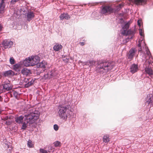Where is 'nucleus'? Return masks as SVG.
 <instances>
[{
  "label": "nucleus",
  "instance_id": "473e14b6",
  "mask_svg": "<svg viewBox=\"0 0 153 153\" xmlns=\"http://www.w3.org/2000/svg\"><path fill=\"white\" fill-rule=\"evenodd\" d=\"M13 96L14 97H15L16 99H18L19 97L18 96V95L19 94V93L15 91H14L13 92Z\"/></svg>",
  "mask_w": 153,
  "mask_h": 153
},
{
  "label": "nucleus",
  "instance_id": "79ce46f5",
  "mask_svg": "<svg viewBox=\"0 0 153 153\" xmlns=\"http://www.w3.org/2000/svg\"><path fill=\"white\" fill-rule=\"evenodd\" d=\"M21 68H18L15 71L17 72L18 73H19V74H20V72L21 71V70H22Z\"/></svg>",
  "mask_w": 153,
  "mask_h": 153
},
{
  "label": "nucleus",
  "instance_id": "37998d69",
  "mask_svg": "<svg viewBox=\"0 0 153 153\" xmlns=\"http://www.w3.org/2000/svg\"><path fill=\"white\" fill-rule=\"evenodd\" d=\"M141 42H140V39H139L138 41V43L137 45V46L139 48H141Z\"/></svg>",
  "mask_w": 153,
  "mask_h": 153
},
{
  "label": "nucleus",
  "instance_id": "49530a36",
  "mask_svg": "<svg viewBox=\"0 0 153 153\" xmlns=\"http://www.w3.org/2000/svg\"><path fill=\"white\" fill-rule=\"evenodd\" d=\"M17 74H18V73H15L13 71L12 76H13L14 75H17Z\"/></svg>",
  "mask_w": 153,
  "mask_h": 153
},
{
  "label": "nucleus",
  "instance_id": "864d4df0",
  "mask_svg": "<svg viewBox=\"0 0 153 153\" xmlns=\"http://www.w3.org/2000/svg\"><path fill=\"white\" fill-rule=\"evenodd\" d=\"M30 79H31V78H27V81H26V82H27V81H28V82H29V81H30Z\"/></svg>",
  "mask_w": 153,
  "mask_h": 153
},
{
  "label": "nucleus",
  "instance_id": "a19ab883",
  "mask_svg": "<svg viewBox=\"0 0 153 153\" xmlns=\"http://www.w3.org/2000/svg\"><path fill=\"white\" fill-rule=\"evenodd\" d=\"M20 0H11V3L12 4H14L16 2L19 1Z\"/></svg>",
  "mask_w": 153,
  "mask_h": 153
},
{
  "label": "nucleus",
  "instance_id": "ea45409f",
  "mask_svg": "<svg viewBox=\"0 0 153 153\" xmlns=\"http://www.w3.org/2000/svg\"><path fill=\"white\" fill-rule=\"evenodd\" d=\"M141 20L139 19L137 21V23L138 25L139 26V27H140L141 26Z\"/></svg>",
  "mask_w": 153,
  "mask_h": 153
},
{
  "label": "nucleus",
  "instance_id": "b1692460",
  "mask_svg": "<svg viewBox=\"0 0 153 153\" xmlns=\"http://www.w3.org/2000/svg\"><path fill=\"white\" fill-rule=\"evenodd\" d=\"M123 5L121 4H120L117 6L115 8H113V9L114 10L113 11V13H115L116 12H118L122 9V7H123Z\"/></svg>",
  "mask_w": 153,
  "mask_h": 153
},
{
  "label": "nucleus",
  "instance_id": "8fccbe9b",
  "mask_svg": "<svg viewBox=\"0 0 153 153\" xmlns=\"http://www.w3.org/2000/svg\"><path fill=\"white\" fill-rule=\"evenodd\" d=\"M140 36H141L142 37H143V38L144 39V34L143 33H141L140 34Z\"/></svg>",
  "mask_w": 153,
  "mask_h": 153
},
{
  "label": "nucleus",
  "instance_id": "2eb2a0df",
  "mask_svg": "<svg viewBox=\"0 0 153 153\" xmlns=\"http://www.w3.org/2000/svg\"><path fill=\"white\" fill-rule=\"evenodd\" d=\"M71 18V16L68 13H61L59 16L60 19L61 20H63L64 19L68 20Z\"/></svg>",
  "mask_w": 153,
  "mask_h": 153
},
{
  "label": "nucleus",
  "instance_id": "f03ea898",
  "mask_svg": "<svg viewBox=\"0 0 153 153\" xmlns=\"http://www.w3.org/2000/svg\"><path fill=\"white\" fill-rule=\"evenodd\" d=\"M113 66V64L111 62L101 61L97 62L95 71L97 73L102 74L111 70Z\"/></svg>",
  "mask_w": 153,
  "mask_h": 153
},
{
  "label": "nucleus",
  "instance_id": "412c9836",
  "mask_svg": "<svg viewBox=\"0 0 153 153\" xmlns=\"http://www.w3.org/2000/svg\"><path fill=\"white\" fill-rule=\"evenodd\" d=\"M62 48V45L58 43H56L53 47V50L55 51H59Z\"/></svg>",
  "mask_w": 153,
  "mask_h": 153
},
{
  "label": "nucleus",
  "instance_id": "f3484780",
  "mask_svg": "<svg viewBox=\"0 0 153 153\" xmlns=\"http://www.w3.org/2000/svg\"><path fill=\"white\" fill-rule=\"evenodd\" d=\"M148 0H134L135 4L137 5H144L147 3Z\"/></svg>",
  "mask_w": 153,
  "mask_h": 153
},
{
  "label": "nucleus",
  "instance_id": "4be33fe9",
  "mask_svg": "<svg viewBox=\"0 0 153 153\" xmlns=\"http://www.w3.org/2000/svg\"><path fill=\"white\" fill-rule=\"evenodd\" d=\"M13 71L11 70L3 72V75L5 76H12Z\"/></svg>",
  "mask_w": 153,
  "mask_h": 153
},
{
  "label": "nucleus",
  "instance_id": "a18cd8bd",
  "mask_svg": "<svg viewBox=\"0 0 153 153\" xmlns=\"http://www.w3.org/2000/svg\"><path fill=\"white\" fill-rule=\"evenodd\" d=\"M139 34H140L141 33H143V31L142 29L141 28H140L139 29Z\"/></svg>",
  "mask_w": 153,
  "mask_h": 153
},
{
  "label": "nucleus",
  "instance_id": "e2e57ef3",
  "mask_svg": "<svg viewBox=\"0 0 153 153\" xmlns=\"http://www.w3.org/2000/svg\"><path fill=\"white\" fill-rule=\"evenodd\" d=\"M47 151H48V152H51V151L50 150H49V149L48 150H47Z\"/></svg>",
  "mask_w": 153,
  "mask_h": 153
},
{
  "label": "nucleus",
  "instance_id": "423d86ee",
  "mask_svg": "<svg viewBox=\"0 0 153 153\" xmlns=\"http://www.w3.org/2000/svg\"><path fill=\"white\" fill-rule=\"evenodd\" d=\"M135 33V31L134 30H131V29H129L128 30H126L125 32V33H123L122 34L123 35L127 36L128 35H131V36L128 37L126 39V41H128V40L130 39H132L133 37V36L134 35V34Z\"/></svg>",
  "mask_w": 153,
  "mask_h": 153
},
{
  "label": "nucleus",
  "instance_id": "58836bf2",
  "mask_svg": "<svg viewBox=\"0 0 153 153\" xmlns=\"http://www.w3.org/2000/svg\"><path fill=\"white\" fill-rule=\"evenodd\" d=\"M49 150H50L52 152H54V148L53 146H50L49 147Z\"/></svg>",
  "mask_w": 153,
  "mask_h": 153
},
{
  "label": "nucleus",
  "instance_id": "4d7b16f0",
  "mask_svg": "<svg viewBox=\"0 0 153 153\" xmlns=\"http://www.w3.org/2000/svg\"><path fill=\"white\" fill-rule=\"evenodd\" d=\"M3 100V98L0 95V101H2Z\"/></svg>",
  "mask_w": 153,
  "mask_h": 153
},
{
  "label": "nucleus",
  "instance_id": "0eeeda50",
  "mask_svg": "<svg viewBox=\"0 0 153 153\" xmlns=\"http://www.w3.org/2000/svg\"><path fill=\"white\" fill-rule=\"evenodd\" d=\"M3 47L4 48H9L13 44V42L10 40H5L3 41L2 43Z\"/></svg>",
  "mask_w": 153,
  "mask_h": 153
},
{
  "label": "nucleus",
  "instance_id": "052dcab7",
  "mask_svg": "<svg viewBox=\"0 0 153 153\" xmlns=\"http://www.w3.org/2000/svg\"><path fill=\"white\" fill-rule=\"evenodd\" d=\"M69 58V59H71L72 60H73V58L71 56H70V58Z\"/></svg>",
  "mask_w": 153,
  "mask_h": 153
},
{
  "label": "nucleus",
  "instance_id": "a211bd4d",
  "mask_svg": "<svg viewBox=\"0 0 153 153\" xmlns=\"http://www.w3.org/2000/svg\"><path fill=\"white\" fill-rule=\"evenodd\" d=\"M136 51L135 48H132L129 51V53L128 56V59H131L133 58L134 53Z\"/></svg>",
  "mask_w": 153,
  "mask_h": 153
},
{
  "label": "nucleus",
  "instance_id": "338daca9",
  "mask_svg": "<svg viewBox=\"0 0 153 153\" xmlns=\"http://www.w3.org/2000/svg\"><path fill=\"white\" fill-rule=\"evenodd\" d=\"M83 62H84L81 61V63L82 64L83 63Z\"/></svg>",
  "mask_w": 153,
  "mask_h": 153
},
{
  "label": "nucleus",
  "instance_id": "4468645a",
  "mask_svg": "<svg viewBox=\"0 0 153 153\" xmlns=\"http://www.w3.org/2000/svg\"><path fill=\"white\" fill-rule=\"evenodd\" d=\"M144 70L146 74H148L151 78H153V70L152 68L146 67L144 68Z\"/></svg>",
  "mask_w": 153,
  "mask_h": 153
},
{
  "label": "nucleus",
  "instance_id": "5fc2aeb1",
  "mask_svg": "<svg viewBox=\"0 0 153 153\" xmlns=\"http://www.w3.org/2000/svg\"><path fill=\"white\" fill-rule=\"evenodd\" d=\"M141 39H140V42H141L144 39L143 38V37H141Z\"/></svg>",
  "mask_w": 153,
  "mask_h": 153
},
{
  "label": "nucleus",
  "instance_id": "20e7f679",
  "mask_svg": "<svg viewBox=\"0 0 153 153\" xmlns=\"http://www.w3.org/2000/svg\"><path fill=\"white\" fill-rule=\"evenodd\" d=\"M31 66L36 65L38 68H41L45 69L46 68V65H47V62L43 60L39 62L40 57L37 55L32 56L30 57Z\"/></svg>",
  "mask_w": 153,
  "mask_h": 153
},
{
  "label": "nucleus",
  "instance_id": "ddd939ff",
  "mask_svg": "<svg viewBox=\"0 0 153 153\" xmlns=\"http://www.w3.org/2000/svg\"><path fill=\"white\" fill-rule=\"evenodd\" d=\"M146 100L148 104L153 105V95L152 94H147Z\"/></svg>",
  "mask_w": 153,
  "mask_h": 153
},
{
  "label": "nucleus",
  "instance_id": "0e129e2a",
  "mask_svg": "<svg viewBox=\"0 0 153 153\" xmlns=\"http://www.w3.org/2000/svg\"><path fill=\"white\" fill-rule=\"evenodd\" d=\"M69 58H67V60L68 61V62H69Z\"/></svg>",
  "mask_w": 153,
  "mask_h": 153
},
{
  "label": "nucleus",
  "instance_id": "4c0bfd02",
  "mask_svg": "<svg viewBox=\"0 0 153 153\" xmlns=\"http://www.w3.org/2000/svg\"><path fill=\"white\" fill-rule=\"evenodd\" d=\"M39 152L42 153H48V151L44 150L43 149H40Z\"/></svg>",
  "mask_w": 153,
  "mask_h": 153
},
{
  "label": "nucleus",
  "instance_id": "c03bdc74",
  "mask_svg": "<svg viewBox=\"0 0 153 153\" xmlns=\"http://www.w3.org/2000/svg\"><path fill=\"white\" fill-rule=\"evenodd\" d=\"M3 27L1 23H0V32L2 30Z\"/></svg>",
  "mask_w": 153,
  "mask_h": 153
},
{
  "label": "nucleus",
  "instance_id": "c9c22d12",
  "mask_svg": "<svg viewBox=\"0 0 153 153\" xmlns=\"http://www.w3.org/2000/svg\"><path fill=\"white\" fill-rule=\"evenodd\" d=\"M126 22H125L123 18H121L119 19V23L121 24H124Z\"/></svg>",
  "mask_w": 153,
  "mask_h": 153
},
{
  "label": "nucleus",
  "instance_id": "1a4fd4ad",
  "mask_svg": "<svg viewBox=\"0 0 153 153\" xmlns=\"http://www.w3.org/2000/svg\"><path fill=\"white\" fill-rule=\"evenodd\" d=\"M21 63L22 65H24L26 67H28L31 66L30 62V56L28 57L27 58H26L24 60L23 59L21 61Z\"/></svg>",
  "mask_w": 153,
  "mask_h": 153
},
{
  "label": "nucleus",
  "instance_id": "603ef678",
  "mask_svg": "<svg viewBox=\"0 0 153 153\" xmlns=\"http://www.w3.org/2000/svg\"><path fill=\"white\" fill-rule=\"evenodd\" d=\"M79 44L81 46H83L85 45V43L84 42H79Z\"/></svg>",
  "mask_w": 153,
  "mask_h": 153
},
{
  "label": "nucleus",
  "instance_id": "c756f323",
  "mask_svg": "<svg viewBox=\"0 0 153 153\" xmlns=\"http://www.w3.org/2000/svg\"><path fill=\"white\" fill-rule=\"evenodd\" d=\"M50 74L51 78L56 76V73L54 70L50 71Z\"/></svg>",
  "mask_w": 153,
  "mask_h": 153
},
{
  "label": "nucleus",
  "instance_id": "dca6fc26",
  "mask_svg": "<svg viewBox=\"0 0 153 153\" xmlns=\"http://www.w3.org/2000/svg\"><path fill=\"white\" fill-rule=\"evenodd\" d=\"M27 19V21L30 22L35 16L34 13L32 11H28L26 15Z\"/></svg>",
  "mask_w": 153,
  "mask_h": 153
},
{
  "label": "nucleus",
  "instance_id": "13d9d810",
  "mask_svg": "<svg viewBox=\"0 0 153 153\" xmlns=\"http://www.w3.org/2000/svg\"><path fill=\"white\" fill-rule=\"evenodd\" d=\"M67 57V56L66 55H63L62 56V58H65V57Z\"/></svg>",
  "mask_w": 153,
  "mask_h": 153
},
{
  "label": "nucleus",
  "instance_id": "39448f33",
  "mask_svg": "<svg viewBox=\"0 0 153 153\" xmlns=\"http://www.w3.org/2000/svg\"><path fill=\"white\" fill-rule=\"evenodd\" d=\"M101 13L102 14H111L114 13L113 8L110 6L105 5L102 6Z\"/></svg>",
  "mask_w": 153,
  "mask_h": 153
},
{
  "label": "nucleus",
  "instance_id": "de8ad7c7",
  "mask_svg": "<svg viewBox=\"0 0 153 153\" xmlns=\"http://www.w3.org/2000/svg\"><path fill=\"white\" fill-rule=\"evenodd\" d=\"M67 58H66L65 59H62L63 61L66 63H68V61L67 60Z\"/></svg>",
  "mask_w": 153,
  "mask_h": 153
},
{
  "label": "nucleus",
  "instance_id": "2f4dec72",
  "mask_svg": "<svg viewBox=\"0 0 153 153\" xmlns=\"http://www.w3.org/2000/svg\"><path fill=\"white\" fill-rule=\"evenodd\" d=\"M147 48H146V54L147 55L149 56V58L152 57V56L151 54V53L149 51L148 48L146 46Z\"/></svg>",
  "mask_w": 153,
  "mask_h": 153
},
{
  "label": "nucleus",
  "instance_id": "bf43d9fd",
  "mask_svg": "<svg viewBox=\"0 0 153 153\" xmlns=\"http://www.w3.org/2000/svg\"><path fill=\"white\" fill-rule=\"evenodd\" d=\"M138 51H142V47H141V48H139Z\"/></svg>",
  "mask_w": 153,
  "mask_h": 153
},
{
  "label": "nucleus",
  "instance_id": "f257e3e1",
  "mask_svg": "<svg viewBox=\"0 0 153 153\" xmlns=\"http://www.w3.org/2000/svg\"><path fill=\"white\" fill-rule=\"evenodd\" d=\"M40 112L38 111L35 110L34 111L28 114L27 116H25V122H23L21 129L25 130L27 127L28 123L29 125L33 124L39 117Z\"/></svg>",
  "mask_w": 153,
  "mask_h": 153
},
{
  "label": "nucleus",
  "instance_id": "09e8293b",
  "mask_svg": "<svg viewBox=\"0 0 153 153\" xmlns=\"http://www.w3.org/2000/svg\"><path fill=\"white\" fill-rule=\"evenodd\" d=\"M7 0H1V2L0 3L1 4H4V1H6Z\"/></svg>",
  "mask_w": 153,
  "mask_h": 153
},
{
  "label": "nucleus",
  "instance_id": "393cba45",
  "mask_svg": "<svg viewBox=\"0 0 153 153\" xmlns=\"http://www.w3.org/2000/svg\"><path fill=\"white\" fill-rule=\"evenodd\" d=\"M35 80V79H32L30 81L28 82L25 84V88H28L30 86L33 85L34 84Z\"/></svg>",
  "mask_w": 153,
  "mask_h": 153
},
{
  "label": "nucleus",
  "instance_id": "c85d7f7f",
  "mask_svg": "<svg viewBox=\"0 0 153 153\" xmlns=\"http://www.w3.org/2000/svg\"><path fill=\"white\" fill-rule=\"evenodd\" d=\"M103 142L105 143L109 142V140L108 137L106 135H104L103 138Z\"/></svg>",
  "mask_w": 153,
  "mask_h": 153
},
{
  "label": "nucleus",
  "instance_id": "69168bd1",
  "mask_svg": "<svg viewBox=\"0 0 153 153\" xmlns=\"http://www.w3.org/2000/svg\"><path fill=\"white\" fill-rule=\"evenodd\" d=\"M81 60H79V62H78V63H81Z\"/></svg>",
  "mask_w": 153,
  "mask_h": 153
},
{
  "label": "nucleus",
  "instance_id": "aec40b11",
  "mask_svg": "<svg viewBox=\"0 0 153 153\" xmlns=\"http://www.w3.org/2000/svg\"><path fill=\"white\" fill-rule=\"evenodd\" d=\"M95 61L91 59L86 61V65H88L90 69L91 68L93 67V65L95 64Z\"/></svg>",
  "mask_w": 153,
  "mask_h": 153
},
{
  "label": "nucleus",
  "instance_id": "6e6552de",
  "mask_svg": "<svg viewBox=\"0 0 153 153\" xmlns=\"http://www.w3.org/2000/svg\"><path fill=\"white\" fill-rule=\"evenodd\" d=\"M129 69L130 70V72L132 74H134L137 72L139 70L137 64L133 63L130 66Z\"/></svg>",
  "mask_w": 153,
  "mask_h": 153
},
{
  "label": "nucleus",
  "instance_id": "f704fd0d",
  "mask_svg": "<svg viewBox=\"0 0 153 153\" xmlns=\"http://www.w3.org/2000/svg\"><path fill=\"white\" fill-rule=\"evenodd\" d=\"M27 146L28 147L30 148H32L33 147V145L32 143V142L31 140H29L28 141Z\"/></svg>",
  "mask_w": 153,
  "mask_h": 153
},
{
  "label": "nucleus",
  "instance_id": "3c124183",
  "mask_svg": "<svg viewBox=\"0 0 153 153\" xmlns=\"http://www.w3.org/2000/svg\"><path fill=\"white\" fill-rule=\"evenodd\" d=\"M140 36H141L142 37H143V38L144 39V34L143 33H141L140 34Z\"/></svg>",
  "mask_w": 153,
  "mask_h": 153
},
{
  "label": "nucleus",
  "instance_id": "5701e85b",
  "mask_svg": "<svg viewBox=\"0 0 153 153\" xmlns=\"http://www.w3.org/2000/svg\"><path fill=\"white\" fill-rule=\"evenodd\" d=\"M21 61L19 62L16 63L13 65V69L16 71L18 68H21L22 67V64Z\"/></svg>",
  "mask_w": 153,
  "mask_h": 153
},
{
  "label": "nucleus",
  "instance_id": "7ed1b4c3",
  "mask_svg": "<svg viewBox=\"0 0 153 153\" xmlns=\"http://www.w3.org/2000/svg\"><path fill=\"white\" fill-rule=\"evenodd\" d=\"M71 102L68 103L66 105L62 106L59 105L58 107L59 111H58V116L60 119H62L66 121L68 116V113L66 112L67 110H68L70 112H73V107L71 105Z\"/></svg>",
  "mask_w": 153,
  "mask_h": 153
},
{
  "label": "nucleus",
  "instance_id": "cd10ccee",
  "mask_svg": "<svg viewBox=\"0 0 153 153\" xmlns=\"http://www.w3.org/2000/svg\"><path fill=\"white\" fill-rule=\"evenodd\" d=\"M5 7V4H1L0 3V13H2V12L4 11V10Z\"/></svg>",
  "mask_w": 153,
  "mask_h": 153
},
{
  "label": "nucleus",
  "instance_id": "9d476101",
  "mask_svg": "<svg viewBox=\"0 0 153 153\" xmlns=\"http://www.w3.org/2000/svg\"><path fill=\"white\" fill-rule=\"evenodd\" d=\"M20 73L24 76H27L32 74V72L30 69L25 68L22 69Z\"/></svg>",
  "mask_w": 153,
  "mask_h": 153
},
{
  "label": "nucleus",
  "instance_id": "e433bc0d",
  "mask_svg": "<svg viewBox=\"0 0 153 153\" xmlns=\"http://www.w3.org/2000/svg\"><path fill=\"white\" fill-rule=\"evenodd\" d=\"M53 129L56 131H57L59 129L58 126L56 124H54L53 125Z\"/></svg>",
  "mask_w": 153,
  "mask_h": 153
},
{
  "label": "nucleus",
  "instance_id": "bb28decb",
  "mask_svg": "<svg viewBox=\"0 0 153 153\" xmlns=\"http://www.w3.org/2000/svg\"><path fill=\"white\" fill-rule=\"evenodd\" d=\"M9 118V117L8 116H7L5 118V120H7L5 122V124L7 125H10L12 123V121L11 120H7Z\"/></svg>",
  "mask_w": 153,
  "mask_h": 153
},
{
  "label": "nucleus",
  "instance_id": "9b49d317",
  "mask_svg": "<svg viewBox=\"0 0 153 153\" xmlns=\"http://www.w3.org/2000/svg\"><path fill=\"white\" fill-rule=\"evenodd\" d=\"M2 85L3 86V89L6 91H9L12 89V87L9 83L5 82Z\"/></svg>",
  "mask_w": 153,
  "mask_h": 153
},
{
  "label": "nucleus",
  "instance_id": "f8f14e48",
  "mask_svg": "<svg viewBox=\"0 0 153 153\" xmlns=\"http://www.w3.org/2000/svg\"><path fill=\"white\" fill-rule=\"evenodd\" d=\"M27 114H25L24 116L22 115H20L19 117L15 118V121L16 123L19 124L22 123H23V120H25V116H27Z\"/></svg>",
  "mask_w": 153,
  "mask_h": 153
},
{
  "label": "nucleus",
  "instance_id": "a878e982",
  "mask_svg": "<svg viewBox=\"0 0 153 153\" xmlns=\"http://www.w3.org/2000/svg\"><path fill=\"white\" fill-rule=\"evenodd\" d=\"M45 79H50V71L48 72L46 74H45L43 76Z\"/></svg>",
  "mask_w": 153,
  "mask_h": 153
},
{
  "label": "nucleus",
  "instance_id": "6e6d98bb",
  "mask_svg": "<svg viewBox=\"0 0 153 153\" xmlns=\"http://www.w3.org/2000/svg\"><path fill=\"white\" fill-rule=\"evenodd\" d=\"M85 63H86V61L84 62L82 65L83 66L86 65V64Z\"/></svg>",
  "mask_w": 153,
  "mask_h": 153
},
{
  "label": "nucleus",
  "instance_id": "774afa93",
  "mask_svg": "<svg viewBox=\"0 0 153 153\" xmlns=\"http://www.w3.org/2000/svg\"><path fill=\"white\" fill-rule=\"evenodd\" d=\"M45 70V69L43 71H44Z\"/></svg>",
  "mask_w": 153,
  "mask_h": 153
},
{
  "label": "nucleus",
  "instance_id": "72a5a7b5",
  "mask_svg": "<svg viewBox=\"0 0 153 153\" xmlns=\"http://www.w3.org/2000/svg\"><path fill=\"white\" fill-rule=\"evenodd\" d=\"M60 142L58 141H56L53 143V144L54 146L57 147L60 145Z\"/></svg>",
  "mask_w": 153,
  "mask_h": 153
},
{
  "label": "nucleus",
  "instance_id": "6ab92c4d",
  "mask_svg": "<svg viewBox=\"0 0 153 153\" xmlns=\"http://www.w3.org/2000/svg\"><path fill=\"white\" fill-rule=\"evenodd\" d=\"M124 24V25H121L122 29L123 30V31L121 32V34L125 33V32L129 28L130 23L129 21L126 23L125 22Z\"/></svg>",
  "mask_w": 153,
  "mask_h": 153
},
{
  "label": "nucleus",
  "instance_id": "7c9ffc66",
  "mask_svg": "<svg viewBox=\"0 0 153 153\" xmlns=\"http://www.w3.org/2000/svg\"><path fill=\"white\" fill-rule=\"evenodd\" d=\"M9 62L10 64L13 65L15 63L16 61L13 57H10L9 59Z\"/></svg>",
  "mask_w": 153,
  "mask_h": 153
},
{
  "label": "nucleus",
  "instance_id": "680f3d73",
  "mask_svg": "<svg viewBox=\"0 0 153 153\" xmlns=\"http://www.w3.org/2000/svg\"><path fill=\"white\" fill-rule=\"evenodd\" d=\"M119 16H123V14L121 13H120L119 14Z\"/></svg>",
  "mask_w": 153,
  "mask_h": 153
}]
</instances>
